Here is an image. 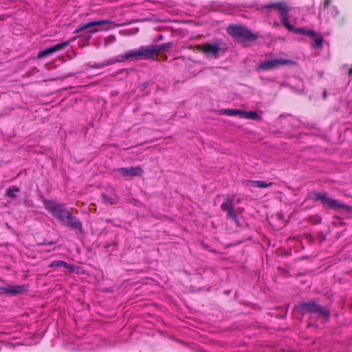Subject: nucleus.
Masks as SVG:
<instances>
[{
    "label": "nucleus",
    "instance_id": "1",
    "mask_svg": "<svg viewBox=\"0 0 352 352\" xmlns=\"http://www.w3.org/2000/svg\"><path fill=\"white\" fill-rule=\"evenodd\" d=\"M44 208L63 226L72 230H77L83 232L82 226L80 220L69 210L63 204L55 199H43Z\"/></svg>",
    "mask_w": 352,
    "mask_h": 352
},
{
    "label": "nucleus",
    "instance_id": "2",
    "mask_svg": "<svg viewBox=\"0 0 352 352\" xmlns=\"http://www.w3.org/2000/svg\"><path fill=\"white\" fill-rule=\"evenodd\" d=\"M264 8L277 9L279 12V17L282 25L289 31L308 36L315 35V32L314 30H307L304 28H296L294 25L290 24L288 16L289 8L286 3L281 2L272 3L265 6Z\"/></svg>",
    "mask_w": 352,
    "mask_h": 352
},
{
    "label": "nucleus",
    "instance_id": "3",
    "mask_svg": "<svg viewBox=\"0 0 352 352\" xmlns=\"http://www.w3.org/2000/svg\"><path fill=\"white\" fill-rule=\"evenodd\" d=\"M306 200L320 201L324 207L329 208L334 210L346 208L349 207L345 204L340 202L336 199L329 197L327 192H311L307 195Z\"/></svg>",
    "mask_w": 352,
    "mask_h": 352
},
{
    "label": "nucleus",
    "instance_id": "4",
    "mask_svg": "<svg viewBox=\"0 0 352 352\" xmlns=\"http://www.w3.org/2000/svg\"><path fill=\"white\" fill-rule=\"evenodd\" d=\"M297 307L303 315L314 314L326 319H328L330 316V311L327 307L317 304L314 300L300 302Z\"/></svg>",
    "mask_w": 352,
    "mask_h": 352
},
{
    "label": "nucleus",
    "instance_id": "5",
    "mask_svg": "<svg viewBox=\"0 0 352 352\" xmlns=\"http://www.w3.org/2000/svg\"><path fill=\"white\" fill-rule=\"evenodd\" d=\"M113 22L109 19L91 21L79 26L74 30V33L78 34L83 30H87L85 36L87 38H90L93 34L104 30L100 28L101 25L111 24Z\"/></svg>",
    "mask_w": 352,
    "mask_h": 352
},
{
    "label": "nucleus",
    "instance_id": "6",
    "mask_svg": "<svg viewBox=\"0 0 352 352\" xmlns=\"http://www.w3.org/2000/svg\"><path fill=\"white\" fill-rule=\"evenodd\" d=\"M227 31L230 36L241 42L256 39V36L250 30L241 25H230L228 26Z\"/></svg>",
    "mask_w": 352,
    "mask_h": 352
},
{
    "label": "nucleus",
    "instance_id": "7",
    "mask_svg": "<svg viewBox=\"0 0 352 352\" xmlns=\"http://www.w3.org/2000/svg\"><path fill=\"white\" fill-rule=\"evenodd\" d=\"M112 173L115 178L126 179L135 176H141L143 170L140 166H130L113 169Z\"/></svg>",
    "mask_w": 352,
    "mask_h": 352
},
{
    "label": "nucleus",
    "instance_id": "8",
    "mask_svg": "<svg viewBox=\"0 0 352 352\" xmlns=\"http://www.w3.org/2000/svg\"><path fill=\"white\" fill-rule=\"evenodd\" d=\"M201 50L207 56L218 58L219 57L221 45L220 43L217 42L213 43H207L201 46Z\"/></svg>",
    "mask_w": 352,
    "mask_h": 352
},
{
    "label": "nucleus",
    "instance_id": "9",
    "mask_svg": "<svg viewBox=\"0 0 352 352\" xmlns=\"http://www.w3.org/2000/svg\"><path fill=\"white\" fill-rule=\"evenodd\" d=\"M290 62V60L284 59L283 58L267 60L262 62L258 65V68L261 70H271L272 69L278 67L280 65H287Z\"/></svg>",
    "mask_w": 352,
    "mask_h": 352
},
{
    "label": "nucleus",
    "instance_id": "10",
    "mask_svg": "<svg viewBox=\"0 0 352 352\" xmlns=\"http://www.w3.org/2000/svg\"><path fill=\"white\" fill-rule=\"evenodd\" d=\"M221 208L222 210L226 212V216L228 219H230L236 223H239V218L236 214L234 205L232 200L227 199L221 204Z\"/></svg>",
    "mask_w": 352,
    "mask_h": 352
},
{
    "label": "nucleus",
    "instance_id": "11",
    "mask_svg": "<svg viewBox=\"0 0 352 352\" xmlns=\"http://www.w3.org/2000/svg\"><path fill=\"white\" fill-rule=\"evenodd\" d=\"M69 44V41H66L64 42L58 43L54 46H52L49 48L45 49L41 52H39L37 54L38 58H43L45 56H50L58 51L62 50L65 47H66Z\"/></svg>",
    "mask_w": 352,
    "mask_h": 352
},
{
    "label": "nucleus",
    "instance_id": "12",
    "mask_svg": "<svg viewBox=\"0 0 352 352\" xmlns=\"http://www.w3.org/2000/svg\"><path fill=\"white\" fill-rule=\"evenodd\" d=\"M140 50L141 57L144 59L153 58L158 55L155 45L141 46Z\"/></svg>",
    "mask_w": 352,
    "mask_h": 352
},
{
    "label": "nucleus",
    "instance_id": "13",
    "mask_svg": "<svg viewBox=\"0 0 352 352\" xmlns=\"http://www.w3.org/2000/svg\"><path fill=\"white\" fill-rule=\"evenodd\" d=\"M49 267H64L68 270L69 272H72L74 269V265H72L63 261H52L49 265Z\"/></svg>",
    "mask_w": 352,
    "mask_h": 352
},
{
    "label": "nucleus",
    "instance_id": "14",
    "mask_svg": "<svg viewBox=\"0 0 352 352\" xmlns=\"http://www.w3.org/2000/svg\"><path fill=\"white\" fill-rule=\"evenodd\" d=\"M0 292L2 294H6L9 295H15L21 292V287L16 285H9L6 287H0Z\"/></svg>",
    "mask_w": 352,
    "mask_h": 352
},
{
    "label": "nucleus",
    "instance_id": "15",
    "mask_svg": "<svg viewBox=\"0 0 352 352\" xmlns=\"http://www.w3.org/2000/svg\"><path fill=\"white\" fill-rule=\"evenodd\" d=\"M244 184L254 188H267L270 186L271 183H267L265 181L245 180Z\"/></svg>",
    "mask_w": 352,
    "mask_h": 352
},
{
    "label": "nucleus",
    "instance_id": "16",
    "mask_svg": "<svg viewBox=\"0 0 352 352\" xmlns=\"http://www.w3.org/2000/svg\"><path fill=\"white\" fill-rule=\"evenodd\" d=\"M140 48L138 50H130L127 52L125 54L120 56V58H118V60H120V61H124L129 58L141 57V54H140Z\"/></svg>",
    "mask_w": 352,
    "mask_h": 352
},
{
    "label": "nucleus",
    "instance_id": "17",
    "mask_svg": "<svg viewBox=\"0 0 352 352\" xmlns=\"http://www.w3.org/2000/svg\"><path fill=\"white\" fill-rule=\"evenodd\" d=\"M117 62H120L118 58H109L102 63H95L91 66V67L94 69H101L108 65H111Z\"/></svg>",
    "mask_w": 352,
    "mask_h": 352
},
{
    "label": "nucleus",
    "instance_id": "18",
    "mask_svg": "<svg viewBox=\"0 0 352 352\" xmlns=\"http://www.w3.org/2000/svg\"><path fill=\"white\" fill-rule=\"evenodd\" d=\"M243 118H246L248 120H258L261 119V117L258 115V113L255 111H243Z\"/></svg>",
    "mask_w": 352,
    "mask_h": 352
},
{
    "label": "nucleus",
    "instance_id": "19",
    "mask_svg": "<svg viewBox=\"0 0 352 352\" xmlns=\"http://www.w3.org/2000/svg\"><path fill=\"white\" fill-rule=\"evenodd\" d=\"M243 110L235 109H227L224 110V114L230 116H239L243 117Z\"/></svg>",
    "mask_w": 352,
    "mask_h": 352
},
{
    "label": "nucleus",
    "instance_id": "20",
    "mask_svg": "<svg viewBox=\"0 0 352 352\" xmlns=\"http://www.w3.org/2000/svg\"><path fill=\"white\" fill-rule=\"evenodd\" d=\"M155 46H156V49L157 51V54H159L160 52H162V51H165V52L168 51L172 47L173 43L168 42V43H162L160 45H155Z\"/></svg>",
    "mask_w": 352,
    "mask_h": 352
},
{
    "label": "nucleus",
    "instance_id": "21",
    "mask_svg": "<svg viewBox=\"0 0 352 352\" xmlns=\"http://www.w3.org/2000/svg\"><path fill=\"white\" fill-rule=\"evenodd\" d=\"M310 37H311L314 41V43L313 44V46L314 47H320L322 45V38L319 36L316 32H315V35L314 36H310Z\"/></svg>",
    "mask_w": 352,
    "mask_h": 352
},
{
    "label": "nucleus",
    "instance_id": "22",
    "mask_svg": "<svg viewBox=\"0 0 352 352\" xmlns=\"http://www.w3.org/2000/svg\"><path fill=\"white\" fill-rule=\"evenodd\" d=\"M19 188L16 187L10 188L6 192V195L9 197H14L16 196V192H19Z\"/></svg>",
    "mask_w": 352,
    "mask_h": 352
},
{
    "label": "nucleus",
    "instance_id": "23",
    "mask_svg": "<svg viewBox=\"0 0 352 352\" xmlns=\"http://www.w3.org/2000/svg\"><path fill=\"white\" fill-rule=\"evenodd\" d=\"M116 38L114 35H110L104 38V47L108 46L109 44H111L116 41Z\"/></svg>",
    "mask_w": 352,
    "mask_h": 352
},
{
    "label": "nucleus",
    "instance_id": "24",
    "mask_svg": "<svg viewBox=\"0 0 352 352\" xmlns=\"http://www.w3.org/2000/svg\"><path fill=\"white\" fill-rule=\"evenodd\" d=\"M103 199L104 201L107 202V203H109L111 204H115L116 203V197H109L108 195H103Z\"/></svg>",
    "mask_w": 352,
    "mask_h": 352
},
{
    "label": "nucleus",
    "instance_id": "25",
    "mask_svg": "<svg viewBox=\"0 0 352 352\" xmlns=\"http://www.w3.org/2000/svg\"><path fill=\"white\" fill-rule=\"evenodd\" d=\"M330 3V0H325L322 6L320 8V12H324L326 10L328 9Z\"/></svg>",
    "mask_w": 352,
    "mask_h": 352
},
{
    "label": "nucleus",
    "instance_id": "26",
    "mask_svg": "<svg viewBox=\"0 0 352 352\" xmlns=\"http://www.w3.org/2000/svg\"><path fill=\"white\" fill-rule=\"evenodd\" d=\"M327 91H324V92H323V97H324V98H327Z\"/></svg>",
    "mask_w": 352,
    "mask_h": 352
},
{
    "label": "nucleus",
    "instance_id": "27",
    "mask_svg": "<svg viewBox=\"0 0 352 352\" xmlns=\"http://www.w3.org/2000/svg\"><path fill=\"white\" fill-rule=\"evenodd\" d=\"M162 39H163V36L162 34H160L159 40H162Z\"/></svg>",
    "mask_w": 352,
    "mask_h": 352
}]
</instances>
